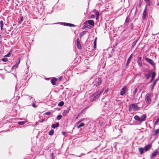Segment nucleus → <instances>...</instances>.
<instances>
[{
    "label": "nucleus",
    "mask_w": 159,
    "mask_h": 159,
    "mask_svg": "<svg viewBox=\"0 0 159 159\" xmlns=\"http://www.w3.org/2000/svg\"><path fill=\"white\" fill-rule=\"evenodd\" d=\"M153 94L150 93H147L145 96V101L147 104H150L151 102L152 97Z\"/></svg>",
    "instance_id": "nucleus-1"
},
{
    "label": "nucleus",
    "mask_w": 159,
    "mask_h": 159,
    "mask_svg": "<svg viewBox=\"0 0 159 159\" xmlns=\"http://www.w3.org/2000/svg\"><path fill=\"white\" fill-rule=\"evenodd\" d=\"M139 107L137 106V104L132 103L130 104L129 107V111L133 110L134 111H137L139 110Z\"/></svg>",
    "instance_id": "nucleus-2"
},
{
    "label": "nucleus",
    "mask_w": 159,
    "mask_h": 159,
    "mask_svg": "<svg viewBox=\"0 0 159 159\" xmlns=\"http://www.w3.org/2000/svg\"><path fill=\"white\" fill-rule=\"evenodd\" d=\"M102 81V80L101 78H98L96 79L93 86L95 87H97L101 83Z\"/></svg>",
    "instance_id": "nucleus-3"
},
{
    "label": "nucleus",
    "mask_w": 159,
    "mask_h": 159,
    "mask_svg": "<svg viewBox=\"0 0 159 159\" xmlns=\"http://www.w3.org/2000/svg\"><path fill=\"white\" fill-rule=\"evenodd\" d=\"M100 16L99 12L98 11L95 12L94 14H92L90 16V18L92 19H94L95 18L96 20L98 19Z\"/></svg>",
    "instance_id": "nucleus-4"
},
{
    "label": "nucleus",
    "mask_w": 159,
    "mask_h": 159,
    "mask_svg": "<svg viewBox=\"0 0 159 159\" xmlns=\"http://www.w3.org/2000/svg\"><path fill=\"white\" fill-rule=\"evenodd\" d=\"M145 60L146 61L149 63L153 67H155V63L151 59L147 57L145 58Z\"/></svg>",
    "instance_id": "nucleus-5"
},
{
    "label": "nucleus",
    "mask_w": 159,
    "mask_h": 159,
    "mask_svg": "<svg viewBox=\"0 0 159 159\" xmlns=\"http://www.w3.org/2000/svg\"><path fill=\"white\" fill-rule=\"evenodd\" d=\"M127 89V88L126 86H124L121 90L120 92V95H124Z\"/></svg>",
    "instance_id": "nucleus-6"
},
{
    "label": "nucleus",
    "mask_w": 159,
    "mask_h": 159,
    "mask_svg": "<svg viewBox=\"0 0 159 159\" xmlns=\"http://www.w3.org/2000/svg\"><path fill=\"white\" fill-rule=\"evenodd\" d=\"M152 147L151 144H148L144 147V151L146 152L148 150Z\"/></svg>",
    "instance_id": "nucleus-7"
},
{
    "label": "nucleus",
    "mask_w": 159,
    "mask_h": 159,
    "mask_svg": "<svg viewBox=\"0 0 159 159\" xmlns=\"http://www.w3.org/2000/svg\"><path fill=\"white\" fill-rule=\"evenodd\" d=\"M20 58H18V62H16V64L14 65L13 66V68L14 69H16V68L18 67V65L20 62Z\"/></svg>",
    "instance_id": "nucleus-8"
},
{
    "label": "nucleus",
    "mask_w": 159,
    "mask_h": 159,
    "mask_svg": "<svg viewBox=\"0 0 159 159\" xmlns=\"http://www.w3.org/2000/svg\"><path fill=\"white\" fill-rule=\"evenodd\" d=\"M141 59L142 57H139L137 58L138 63L139 66L140 67H141L142 65Z\"/></svg>",
    "instance_id": "nucleus-9"
},
{
    "label": "nucleus",
    "mask_w": 159,
    "mask_h": 159,
    "mask_svg": "<svg viewBox=\"0 0 159 159\" xmlns=\"http://www.w3.org/2000/svg\"><path fill=\"white\" fill-rule=\"evenodd\" d=\"M157 154H159V152L157 149H155L154 151L152 153V156L153 157H154L157 155Z\"/></svg>",
    "instance_id": "nucleus-10"
},
{
    "label": "nucleus",
    "mask_w": 159,
    "mask_h": 159,
    "mask_svg": "<svg viewBox=\"0 0 159 159\" xmlns=\"http://www.w3.org/2000/svg\"><path fill=\"white\" fill-rule=\"evenodd\" d=\"M61 24L62 25H66V26H69L70 27H75V25L73 24H70L69 23H61Z\"/></svg>",
    "instance_id": "nucleus-11"
},
{
    "label": "nucleus",
    "mask_w": 159,
    "mask_h": 159,
    "mask_svg": "<svg viewBox=\"0 0 159 159\" xmlns=\"http://www.w3.org/2000/svg\"><path fill=\"white\" fill-rule=\"evenodd\" d=\"M147 11V6H146L144 8V9L143 11V16H142L143 19H145V16L146 15V12Z\"/></svg>",
    "instance_id": "nucleus-12"
},
{
    "label": "nucleus",
    "mask_w": 159,
    "mask_h": 159,
    "mask_svg": "<svg viewBox=\"0 0 159 159\" xmlns=\"http://www.w3.org/2000/svg\"><path fill=\"white\" fill-rule=\"evenodd\" d=\"M57 79L55 78H52L51 80V82L52 85H55L56 84V81H57Z\"/></svg>",
    "instance_id": "nucleus-13"
},
{
    "label": "nucleus",
    "mask_w": 159,
    "mask_h": 159,
    "mask_svg": "<svg viewBox=\"0 0 159 159\" xmlns=\"http://www.w3.org/2000/svg\"><path fill=\"white\" fill-rule=\"evenodd\" d=\"M146 116L145 114L142 115L141 116L140 120L141 122L144 121L146 119Z\"/></svg>",
    "instance_id": "nucleus-14"
},
{
    "label": "nucleus",
    "mask_w": 159,
    "mask_h": 159,
    "mask_svg": "<svg viewBox=\"0 0 159 159\" xmlns=\"http://www.w3.org/2000/svg\"><path fill=\"white\" fill-rule=\"evenodd\" d=\"M69 111V109L68 108H67L66 110H64L63 111L62 114L63 116H66L67 114L68 113Z\"/></svg>",
    "instance_id": "nucleus-15"
},
{
    "label": "nucleus",
    "mask_w": 159,
    "mask_h": 159,
    "mask_svg": "<svg viewBox=\"0 0 159 159\" xmlns=\"http://www.w3.org/2000/svg\"><path fill=\"white\" fill-rule=\"evenodd\" d=\"M59 125V123H56L55 124H52L51 125V127L52 128L55 129L56 128L58 127Z\"/></svg>",
    "instance_id": "nucleus-16"
},
{
    "label": "nucleus",
    "mask_w": 159,
    "mask_h": 159,
    "mask_svg": "<svg viewBox=\"0 0 159 159\" xmlns=\"http://www.w3.org/2000/svg\"><path fill=\"white\" fill-rule=\"evenodd\" d=\"M132 54L128 58L127 60V62H126V66H127L128 65V64H129L131 60V59L132 57Z\"/></svg>",
    "instance_id": "nucleus-17"
},
{
    "label": "nucleus",
    "mask_w": 159,
    "mask_h": 159,
    "mask_svg": "<svg viewBox=\"0 0 159 159\" xmlns=\"http://www.w3.org/2000/svg\"><path fill=\"white\" fill-rule=\"evenodd\" d=\"M151 72V70H149V74H147L145 75V77L147 80H148L150 77Z\"/></svg>",
    "instance_id": "nucleus-18"
},
{
    "label": "nucleus",
    "mask_w": 159,
    "mask_h": 159,
    "mask_svg": "<svg viewBox=\"0 0 159 159\" xmlns=\"http://www.w3.org/2000/svg\"><path fill=\"white\" fill-rule=\"evenodd\" d=\"M134 118L136 120L141 122L140 118L139 116L137 115L135 116L134 117Z\"/></svg>",
    "instance_id": "nucleus-19"
},
{
    "label": "nucleus",
    "mask_w": 159,
    "mask_h": 159,
    "mask_svg": "<svg viewBox=\"0 0 159 159\" xmlns=\"http://www.w3.org/2000/svg\"><path fill=\"white\" fill-rule=\"evenodd\" d=\"M144 151V148H139V151L141 155H142L143 153V151Z\"/></svg>",
    "instance_id": "nucleus-20"
},
{
    "label": "nucleus",
    "mask_w": 159,
    "mask_h": 159,
    "mask_svg": "<svg viewBox=\"0 0 159 159\" xmlns=\"http://www.w3.org/2000/svg\"><path fill=\"white\" fill-rule=\"evenodd\" d=\"M159 134V129H157L154 131L153 135L157 136V134Z\"/></svg>",
    "instance_id": "nucleus-21"
},
{
    "label": "nucleus",
    "mask_w": 159,
    "mask_h": 159,
    "mask_svg": "<svg viewBox=\"0 0 159 159\" xmlns=\"http://www.w3.org/2000/svg\"><path fill=\"white\" fill-rule=\"evenodd\" d=\"M91 28V26H90L89 25L86 24V25H84L83 26V27L82 28V29H85V28H89V29H90Z\"/></svg>",
    "instance_id": "nucleus-22"
},
{
    "label": "nucleus",
    "mask_w": 159,
    "mask_h": 159,
    "mask_svg": "<svg viewBox=\"0 0 159 159\" xmlns=\"http://www.w3.org/2000/svg\"><path fill=\"white\" fill-rule=\"evenodd\" d=\"M99 97V96L98 95H96L94 96L93 98L91 99V101H95Z\"/></svg>",
    "instance_id": "nucleus-23"
},
{
    "label": "nucleus",
    "mask_w": 159,
    "mask_h": 159,
    "mask_svg": "<svg viewBox=\"0 0 159 159\" xmlns=\"http://www.w3.org/2000/svg\"><path fill=\"white\" fill-rule=\"evenodd\" d=\"M87 22L89 24L91 25H92L93 26H94V22L93 20H88Z\"/></svg>",
    "instance_id": "nucleus-24"
},
{
    "label": "nucleus",
    "mask_w": 159,
    "mask_h": 159,
    "mask_svg": "<svg viewBox=\"0 0 159 159\" xmlns=\"http://www.w3.org/2000/svg\"><path fill=\"white\" fill-rule=\"evenodd\" d=\"M97 40V38L96 37L94 41L93 42L94 48H96Z\"/></svg>",
    "instance_id": "nucleus-25"
},
{
    "label": "nucleus",
    "mask_w": 159,
    "mask_h": 159,
    "mask_svg": "<svg viewBox=\"0 0 159 159\" xmlns=\"http://www.w3.org/2000/svg\"><path fill=\"white\" fill-rule=\"evenodd\" d=\"M147 3V5L150 6L151 4L150 0H144Z\"/></svg>",
    "instance_id": "nucleus-26"
},
{
    "label": "nucleus",
    "mask_w": 159,
    "mask_h": 159,
    "mask_svg": "<svg viewBox=\"0 0 159 159\" xmlns=\"http://www.w3.org/2000/svg\"><path fill=\"white\" fill-rule=\"evenodd\" d=\"M28 15H25L24 16H23L21 18L20 20H23V19H28L27 18Z\"/></svg>",
    "instance_id": "nucleus-27"
},
{
    "label": "nucleus",
    "mask_w": 159,
    "mask_h": 159,
    "mask_svg": "<svg viewBox=\"0 0 159 159\" xmlns=\"http://www.w3.org/2000/svg\"><path fill=\"white\" fill-rule=\"evenodd\" d=\"M86 32L85 31H83L80 34V37L81 38L83 35L86 33Z\"/></svg>",
    "instance_id": "nucleus-28"
},
{
    "label": "nucleus",
    "mask_w": 159,
    "mask_h": 159,
    "mask_svg": "<svg viewBox=\"0 0 159 159\" xmlns=\"http://www.w3.org/2000/svg\"><path fill=\"white\" fill-rule=\"evenodd\" d=\"M26 123V122L25 121H19L18 123V124L20 125H24Z\"/></svg>",
    "instance_id": "nucleus-29"
},
{
    "label": "nucleus",
    "mask_w": 159,
    "mask_h": 159,
    "mask_svg": "<svg viewBox=\"0 0 159 159\" xmlns=\"http://www.w3.org/2000/svg\"><path fill=\"white\" fill-rule=\"evenodd\" d=\"M54 131L53 129H51L48 132V134L50 135H52L54 133Z\"/></svg>",
    "instance_id": "nucleus-30"
},
{
    "label": "nucleus",
    "mask_w": 159,
    "mask_h": 159,
    "mask_svg": "<svg viewBox=\"0 0 159 159\" xmlns=\"http://www.w3.org/2000/svg\"><path fill=\"white\" fill-rule=\"evenodd\" d=\"M64 104V102L63 101H61L59 103L58 105L59 106L61 107L63 106Z\"/></svg>",
    "instance_id": "nucleus-31"
},
{
    "label": "nucleus",
    "mask_w": 159,
    "mask_h": 159,
    "mask_svg": "<svg viewBox=\"0 0 159 159\" xmlns=\"http://www.w3.org/2000/svg\"><path fill=\"white\" fill-rule=\"evenodd\" d=\"M84 125V124L83 123H81L78 126H77V128L79 129L81 127L83 126Z\"/></svg>",
    "instance_id": "nucleus-32"
},
{
    "label": "nucleus",
    "mask_w": 159,
    "mask_h": 159,
    "mask_svg": "<svg viewBox=\"0 0 159 159\" xmlns=\"http://www.w3.org/2000/svg\"><path fill=\"white\" fill-rule=\"evenodd\" d=\"M77 46L79 49H81V46L80 43H77Z\"/></svg>",
    "instance_id": "nucleus-33"
},
{
    "label": "nucleus",
    "mask_w": 159,
    "mask_h": 159,
    "mask_svg": "<svg viewBox=\"0 0 159 159\" xmlns=\"http://www.w3.org/2000/svg\"><path fill=\"white\" fill-rule=\"evenodd\" d=\"M156 72L155 71L153 72L152 74L151 78H152V79H154V78L156 76Z\"/></svg>",
    "instance_id": "nucleus-34"
},
{
    "label": "nucleus",
    "mask_w": 159,
    "mask_h": 159,
    "mask_svg": "<svg viewBox=\"0 0 159 159\" xmlns=\"http://www.w3.org/2000/svg\"><path fill=\"white\" fill-rule=\"evenodd\" d=\"M156 82H154L153 83V84L152 86L151 87V90L152 91L154 89V87L155 85L156 84Z\"/></svg>",
    "instance_id": "nucleus-35"
},
{
    "label": "nucleus",
    "mask_w": 159,
    "mask_h": 159,
    "mask_svg": "<svg viewBox=\"0 0 159 159\" xmlns=\"http://www.w3.org/2000/svg\"><path fill=\"white\" fill-rule=\"evenodd\" d=\"M137 92V89H135L133 92V96L134 97Z\"/></svg>",
    "instance_id": "nucleus-36"
},
{
    "label": "nucleus",
    "mask_w": 159,
    "mask_h": 159,
    "mask_svg": "<svg viewBox=\"0 0 159 159\" xmlns=\"http://www.w3.org/2000/svg\"><path fill=\"white\" fill-rule=\"evenodd\" d=\"M61 115H58L57 117V119L58 120H60L61 118Z\"/></svg>",
    "instance_id": "nucleus-37"
},
{
    "label": "nucleus",
    "mask_w": 159,
    "mask_h": 159,
    "mask_svg": "<svg viewBox=\"0 0 159 159\" xmlns=\"http://www.w3.org/2000/svg\"><path fill=\"white\" fill-rule=\"evenodd\" d=\"M137 42V40H136L132 44V47H134V46L135 45Z\"/></svg>",
    "instance_id": "nucleus-38"
},
{
    "label": "nucleus",
    "mask_w": 159,
    "mask_h": 159,
    "mask_svg": "<svg viewBox=\"0 0 159 159\" xmlns=\"http://www.w3.org/2000/svg\"><path fill=\"white\" fill-rule=\"evenodd\" d=\"M2 61L4 62H6L7 61L8 59L6 58H3L2 59Z\"/></svg>",
    "instance_id": "nucleus-39"
},
{
    "label": "nucleus",
    "mask_w": 159,
    "mask_h": 159,
    "mask_svg": "<svg viewBox=\"0 0 159 159\" xmlns=\"http://www.w3.org/2000/svg\"><path fill=\"white\" fill-rule=\"evenodd\" d=\"M11 52L10 51L5 56H4V57H9L10 56V55L11 54Z\"/></svg>",
    "instance_id": "nucleus-40"
},
{
    "label": "nucleus",
    "mask_w": 159,
    "mask_h": 159,
    "mask_svg": "<svg viewBox=\"0 0 159 159\" xmlns=\"http://www.w3.org/2000/svg\"><path fill=\"white\" fill-rule=\"evenodd\" d=\"M159 121V119L158 118V119H157L156 121H155V123H154V125H156L157 123H158Z\"/></svg>",
    "instance_id": "nucleus-41"
},
{
    "label": "nucleus",
    "mask_w": 159,
    "mask_h": 159,
    "mask_svg": "<svg viewBox=\"0 0 159 159\" xmlns=\"http://www.w3.org/2000/svg\"><path fill=\"white\" fill-rule=\"evenodd\" d=\"M51 114V112L50 111H48L46 112L45 113V115H50Z\"/></svg>",
    "instance_id": "nucleus-42"
},
{
    "label": "nucleus",
    "mask_w": 159,
    "mask_h": 159,
    "mask_svg": "<svg viewBox=\"0 0 159 159\" xmlns=\"http://www.w3.org/2000/svg\"><path fill=\"white\" fill-rule=\"evenodd\" d=\"M3 23V21L2 20H1V22H0V23H1V29H2V23Z\"/></svg>",
    "instance_id": "nucleus-43"
},
{
    "label": "nucleus",
    "mask_w": 159,
    "mask_h": 159,
    "mask_svg": "<svg viewBox=\"0 0 159 159\" xmlns=\"http://www.w3.org/2000/svg\"><path fill=\"white\" fill-rule=\"evenodd\" d=\"M102 93V92L101 91L100 93H98L96 94V95H98L99 97L100 96V95H101V94Z\"/></svg>",
    "instance_id": "nucleus-44"
},
{
    "label": "nucleus",
    "mask_w": 159,
    "mask_h": 159,
    "mask_svg": "<svg viewBox=\"0 0 159 159\" xmlns=\"http://www.w3.org/2000/svg\"><path fill=\"white\" fill-rule=\"evenodd\" d=\"M133 28H134L133 25L132 24H131V29L132 30V29H133Z\"/></svg>",
    "instance_id": "nucleus-45"
},
{
    "label": "nucleus",
    "mask_w": 159,
    "mask_h": 159,
    "mask_svg": "<svg viewBox=\"0 0 159 159\" xmlns=\"http://www.w3.org/2000/svg\"><path fill=\"white\" fill-rule=\"evenodd\" d=\"M77 43H80L79 38H77L76 39Z\"/></svg>",
    "instance_id": "nucleus-46"
},
{
    "label": "nucleus",
    "mask_w": 159,
    "mask_h": 159,
    "mask_svg": "<svg viewBox=\"0 0 159 159\" xmlns=\"http://www.w3.org/2000/svg\"><path fill=\"white\" fill-rule=\"evenodd\" d=\"M58 78H59V81H61V80H62V77H59Z\"/></svg>",
    "instance_id": "nucleus-47"
},
{
    "label": "nucleus",
    "mask_w": 159,
    "mask_h": 159,
    "mask_svg": "<svg viewBox=\"0 0 159 159\" xmlns=\"http://www.w3.org/2000/svg\"><path fill=\"white\" fill-rule=\"evenodd\" d=\"M32 106L33 107H36L37 106H35V104L34 103L33 105H32Z\"/></svg>",
    "instance_id": "nucleus-48"
},
{
    "label": "nucleus",
    "mask_w": 159,
    "mask_h": 159,
    "mask_svg": "<svg viewBox=\"0 0 159 159\" xmlns=\"http://www.w3.org/2000/svg\"><path fill=\"white\" fill-rule=\"evenodd\" d=\"M158 80V79H157L155 80L154 82H156V83L157 82Z\"/></svg>",
    "instance_id": "nucleus-49"
},
{
    "label": "nucleus",
    "mask_w": 159,
    "mask_h": 159,
    "mask_svg": "<svg viewBox=\"0 0 159 159\" xmlns=\"http://www.w3.org/2000/svg\"><path fill=\"white\" fill-rule=\"evenodd\" d=\"M154 80V79H152V78H151V81H150V82H151Z\"/></svg>",
    "instance_id": "nucleus-50"
},
{
    "label": "nucleus",
    "mask_w": 159,
    "mask_h": 159,
    "mask_svg": "<svg viewBox=\"0 0 159 159\" xmlns=\"http://www.w3.org/2000/svg\"><path fill=\"white\" fill-rule=\"evenodd\" d=\"M108 91V89H106V90H105V92H106V93H107V92Z\"/></svg>",
    "instance_id": "nucleus-51"
},
{
    "label": "nucleus",
    "mask_w": 159,
    "mask_h": 159,
    "mask_svg": "<svg viewBox=\"0 0 159 159\" xmlns=\"http://www.w3.org/2000/svg\"><path fill=\"white\" fill-rule=\"evenodd\" d=\"M80 121H78V122L76 123V124H79L80 123Z\"/></svg>",
    "instance_id": "nucleus-52"
},
{
    "label": "nucleus",
    "mask_w": 159,
    "mask_h": 159,
    "mask_svg": "<svg viewBox=\"0 0 159 159\" xmlns=\"http://www.w3.org/2000/svg\"><path fill=\"white\" fill-rule=\"evenodd\" d=\"M84 120V119H82L81 120H80V122L81 121H82Z\"/></svg>",
    "instance_id": "nucleus-53"
},
{
    "label": "nucleus",
    "mask_w": 159,
    "mask_h": 159,
    "mask_svg": "<svg viewBox=\"0 0 159 159\" xmlns=\"http://www.w3.org/2000/svg\"><path fill=\"white\" fill-rule=\"evenodd\" d=\"M22 20H20V21H18V23L19 24H20L21 23V21H22Z\"/></svg>",
    "instance_id": "nucleus-54"
},
{
    "label": "nucleus",
    "mask_w": 159,
    "mask_h": 159,
    "mask_svg": "<svg viewBox=\"0 0 159 159\" xmlns=\"http://www.w3.org/2000/svg\"><path fill=\"white\" fill-rule=\"evenodd\" d=\"M33 99V98L32 97H31L30 98V99Z\"/></svg>",
    "instance_id": "nucleus-55"
},
{
    "label": "nucleus",
    "mask_w": 159,
    "mask_h": 159,
    "mask_svg": "<svg viewBox=\"0 0 159 159\" xmlns=\"http://www.w3.org/2000/svg\"><path fill=\"white\" fill-rule=\"evenodd\" d=\"M44 119H43L42 121V122H43L44 121Z\"/></svg>",
    "instance_id": "nucleus-56"
},
{
    "label": "nucleus",
    "mask_w": 159,
    "mask_h": 159,
    "mask_svg": "<svg viewBox=\"0 0 159 159\" xmlns=\"http://www.w3.org/2000/svg\"><path fill=\"white\" fill-rule=\"evenodd\" d=\"M128 37V36H126V37H125V38H127Z\"/></svg>",
    "instance_id": "nucleus-57"
},
{
    "label": "nucleus",
    "mask_w": 159,
    "mask_h": 159,
    "mask_svg": "<svg viewBox=\"0 0 159 159\" xmlns=\"http://www.w3.org/2000/svg\"><path fill=\"white\" fill-rule=\"evenodd\" d=\"M139 6H140V4L139 5Z\"/></svg>",
    "instance_id": "nucleus-58"
},
{
    "label": "nucleus",
    "mask_w": 159,
    "mask_h": 159,
    "mask_svg": "<svg viewBox=\"0 0 159 159\" xmlns=\"http://www.w3.org/2000/svg\"><path fill=\"white\" fill-rule=\"evenodd\" d=\"M127 21V20H126ZM127 22V21H126ZM127 22H128V20L127 21Z\"/></svg>",
    "instance_id": "nucleus-59"
}]
</instances>
